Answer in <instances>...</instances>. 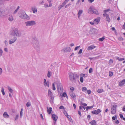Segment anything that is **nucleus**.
Masks as SVG:
<instances>
[{
	"mask_svg": "<svg viewBox=\"0 0 125 125\" xmlns=\"http://www.w3.org/2000/svg\"><path fill=\"white\" fill-rule=\"evenodd\" d=\"M91 91L90 90H88L87 91V93H88V94H91Z\"/></svg>",
	"mask_w": 125,
	"mask_h": 125,
	"instance_id": "obj_58",
	"label": "nucleus"
},
{
	"mask_svg": "<svg viewBox=\"0 0 125 125\" xmlns=\"http://www.w3.org/2000/svg\"><path fill=\"white\" fill-rule=\"evenodd\" d=\"M88 12L89 14H95L98 15L99 13L97 10L95 9L93 7L91 6L88 10Z\"/></svg>",
	"mask_w": 125,
	"mask_h": 125,
	"instance_id": "obj_3",
	"label": "nucleus"
},
{
	"mask_svg": "<svg viewBox=\"0 0 125 125\" xmlns=\"http://www.w3.org/2000/svg\"><path fill=\"white\" fill-rule=\"evenodd\" d=\"M71 50V48L70 47H67L64 48L62 50V51L63 52H69Z\"/></svg>",
	"mask_w": 125,
	"mask_h": 125,
	"instance_id": "obj_12",
	"label": "nucleus"
},
{
	"mask_svg": "<svg viewBox=\"0 0 125 125\" xmlns=\"http://www.w3.org/2000/svg\"><path fill=\"white\" fill-rule=\"evenodd\" d=\"M80 47V46H78L76 47L74 49V50L75 51L77 50Z\"/></svg>",
	"mask_w": 125,
	"mask_h": 125,
	"instance_id": "obj_60",
	"label": "nucleus"
},
{
	"mask_svg": "<svg viewBox=\"0 0 125 125\" xmlns=\"http://www.w3.org/2000/svg\"><path fill=\"white\" fill-rule=\"evenodd\" d=\"M103 92V90L102 89H99L97 90V92L98 93H101Z\"/></svg>",
	"mask_w": 125,
	"mask_h": 125,
	"instance_id": "obj_40",
	"label": "nucleus"
},
{
	"mask_svg": "<svg viewBox=\"0 0 125 125\" xmlns=\"http://www.w3.org/2000/svg\"><path fill=\"white\" fill-rule=\"evenodd\" d=\"M93 106H87L86 107V110L87 111L89 109L92 108H93Z\"/></svg>",
	"mask_w": 125,
	"mask_h": 125,
	"instance_id": "obj_32",
	"label": "nucleus"
},
{
	"mask_svg": "<svg viewBox=\"0 0 125 125\" xmlns=\"http://www.w3.org/2000/svg\"><path fill=\"white\" fill-rule=\"evenodd\" d=\"M90 124H91V125H96V121L94 120H93L89 123Z\"/></svg>",
	"mask_w": 125,
	"mask_h": 125,
	"instance_id": "obj_25",
	"label": "nucleus"
},
{
	"mask_svg": "<svg viewBox=\"0 0 125 125\" xmlns=\"http://www.w3.org/2000/svg\"><path fill=\"white\" fill-rule=\"evenodd\" d=\"M22 33L21 32V31H19L16 35V36L17 37H19L21 36Z\"/></svg>",
	"mask_w": 125,
	"mask_h": 125,
	"instance_id": "obj_24",
	"label": "nucleus"
},
{
	"mask_svg": "<svg viewBox=\"0 0 125 125\" xmlns=\"http://www.w3.org/2000/svg\"><path fill=\"white\" fill-rule=\"evenodd\" d=\"M33 43L35 48L37 50L39 49V42L37 39H34L33 41Z\"/></svg>",
	"mask_w": 125,
	"mask_h": 125,
	"instance_id": "obj_2",
	"label": "nucleus"
},
{
	"mask_svg": "<svg viewBox=\"0 0 125 125\" xmlns=\"http://www.w3.org/2000/svg\"><path fill=\"white\" fill-rule=\"evenodd\" d=\"M80 80L81 83H82L83 82V77H80Z\"/></svg>",
	"mask_w": 125,
	"mask_h": 125,
	"instance_id": "obj_46",
	"label": "nucleus"
},
{
	"mask_svg": "<svg viewBox=\"0 0 125 125\" xmlns=\"http://www.w3.org/2000/svg\"><path fill=\"white\" fill-rule=\"evenodd\" d=\"M3 116L4 118H9V115L7 114V112H5L3 114Z\"/></svg>",
	"mask_w": 125,
	"mask_h": 125,
	"instance_id": "obj_18",
	"label": "nucleus"
},
{
	"mask_svg": "<svg viewBox=\"0 0 125 125\" xmlns=\"http://www.w3.org/2000/svg\"><path fill=\"white\" fill-rule=\"evenodd\" d=\"M52 73L50 71H48L47 73V77L48 78H50L51 76Z\"/></svg>",
	"mask_w": 125,
	"mask_h": 125,
	"instance_id": "obj_30",
	"label": "nucleus"
},
{
	"mask_svg": "<svg viewBox=\"0 0 125 125\" xmlns=\"http://www.w3.org/2000/svg\"><path fill=\"white\" fill-rule=\"evenodd\" d=\"M3 53V51L2 49L0 47V57L2 55Z\"/></svg>",
	"mask_w": 125,
	"mask_h": 125,
	"instance_id": "obj_33",
	"label": "nucleus"
},
{
	"mask_svg": "<svg viewBox=\"0 0 125 125\" xmlns=\"http://www.w3.org/2000/svg\"><path fill=\"white\" fill-rule=\"evenodd\" d=\"M70 89L71 90V91L73 92L74 90V88L73 87H71L70 88Z\"/></svg>",
	"mask_w": 125,
	"mask_h": 125,
	"instance_id": "obj_62",
	"label": "nucleus"
},
{
	"mask_svg": "<svg viewBox=\"0 0 125 125\" xmlns=\"http://www.w3.org/2000/svg\"><path fill=\"white\" fill-rule=\"evenodd\" d=\"M70 94L72 98L73 99H75L76 96L75 94L72 91H71L70 93Z\"/></svg>",
	"mask_w": 125,
	"mask_h": 125,
	"instance_id": "obj_16",
	"label": "nucleus"
},
{
	"mask_svg": "<svg viewBox=\"0 0 125 125\" xmlns=\"http://www.w3.org/2000/svg\"><path fill=\"white\" fill-rule=\"evenodd\" d=\"M93 72V69L92 68H90L89 69V72L90 73H91Z\"/></svg>",
	"mask_w": 125,
	"mask_h": 125,
	"instance_id": "obj_51",
	"label": "nucleus"
},
{
	"mask_svg": "<svg viewBox=\"0 0 125 125\" xmlns=\"http://www.w3.org/2000/svg\"><path fill=\"white\" fill-rule=\"evenodd\" d=\"M25 24L26 26H32L35 25L36 22L33 21H28L26 22Z\"/></svg>",
	"mask_w": 125,
	"mask_h": 125,
	"instance_id": "obj_5",
	"label": "nucleus"
},
{
	"mask_svg": "<svg viewBox=\"0 0 125 125\" xmlns=\"http://www.w3.org/2000/svg\"><path fill=\"white\" fill-rule=\"evenodd\" d=\"M117 106V105H114L111 108V113L112 114H115Z\"/></svg>",
	"mask_w": 125,
	"mask_h": 125,
	"instance_id": "obj_9",
	"label": "nucleus"
},
{
	"mask_svg": "<svg viewBox=\"0 0 125 125\" xmlns=\"http://www.w3.org/2000/svg\"><path fill=\"white\" fill-rule=\"evenodd\" d=\"M48 96L50 99V102L51 103H53V101L54 99V97L53 93L50 90H48Z\"/></svg>",
	"mask_w": 125,
	"mask_h": 125,
	"instance_id": "obj_4",
	"label": "nucleus"
},
{
	"mask_svg": "<svg viewBox=\"0 0 125 125\" xmlns=\"http://www.w3.org/2000/svg\"><path fill=\"white\" fill-rule=\"evenodd\" d=\"M18 31V29L16 28L13 29L11 31L10 34L12 35L16 36Z\"/></svg>",
	"mask_w": 125,
	"mask_h": 125,
	"instance_id": "obj_6",
	"label": "nucleus"
},
{
	"mask_svg": "<svg viewBox=\"0 0 125 125\" xmlns=\"http://www.w3.org/2000/svg\"><path fill=\"white\" fill-rule=\"evenodd\" d=\"M125 83V79L123 80L120 81L119 83V85L121 86L123 85Z\"/></svg>",
	"mask_w": 125,
	"mask_h": 125,
	"instance_id": "obj_17",
	"label": "nucleus"
},
{
	"mask_svg": "<svg viewBox=\"0 0 125 125\" xmlns=\"http://www.w3.org/2000/svg\"><path fill=\"white\" fill-rule=\"evenodd\" d=\"M62 96V97H65L66 96H67V95L66 93L65 92H64L63 93Z\"/></svg>",
	"mask_w": 125,
	"mask_h": 125,
	"instance_id": "obj_38",
	"label": "nucleus"
},
{
	"mask_svg": "<svg viewBox=\"0 0 125 125\" xmlns=\"http://www.w3.org/2000/svg\"><path fill=\"white\" fill-rule=\"evenodd\" d=\"M57 88L59 92H62L63 91V87L62 85L60 84H57Z\"/></svg>",
	"mask_w": 125,
	"mask_h": 125,
	"instance_id": "obj_10",
	"label": "nucleus"
},
{
	"mask_svg": "<svg viewBox=\"0 0 125 125\" xmlns=\"http://www.w3.org/2000/svg\"><path fill=\"white\" fill-rule=\"evenodd\" d=\"M87 89V88L85 87H83L82 88V91L83 92H85V91H86V92H85L86 93H87L86 92V90Z\"/></svg>",
	"mask_w": 125,
	"mask_h": 125,
	"instance_id": "obj_35",
	"label": "nucleus"
},
{
	"mask_svg": "<svg viewBox=\"0 0 125 125\" xmlns=\"http://www.w3.org/2000/svg\"><path fill=\"white\" fill-rule=\"evenodd\" d=\"M119 120H118L116 119L115 121V123H116L117 124H119Z\"/></svg>",
	"mask_w": 125,
	"mask_h": 125,
	"instance_id": "obj_52",
	"label": "nucleus"
},
{
	"mask_svg": "<svg viewBox=\"0 0 125 125\" xmlns=\"http://www.w3.org/2000/svg\"><path fill=\"white\" fill-rule=\"evenodd\" d=\"M110 10L109 9H107V10H104V12L105 13L106 12H108V11H110Z\"/></svg>",
	"mask_w": 125,
	"mask_h": 125,
	"instance_id": "obj_57",
	"label": "nucleus"
},
{
	"mask_svg": "<svg viewBox=\"0 0 125 125\" xmlns=\"http://www.w3.org/2000/svg\"><path fill=\"white\" fill-rule=\"evenodd\" d=\"M52 117L53 120L55 121L57 120L58 119L57 116L54 114H53L52 115Z\"/></svg>",
	"mask_w": 125,
	"mask_h": 125,
	"instance_id": "obj_19",
	"label": "nucleus"
},
{
	"mask_svg": "<svg viewBox=\"0 0 125 125\" xmlns=\"http://www.w3.org/2000/svg\"><path fill=\"white\" fill-rule=\"evenodd\" d=\"M101 111H102L100 109H98L96 110L92 111V113L93 114L97 115Z\"/></svg>",
	"mask_w": 125,
	"mask_h": 125,
	"instance_id": "obj_11",
	"label": "nucleus"
},
{
	"mask_svg": "<svg viewBox=\"0 0 125 125\" xmlns=\"http://www.w3.org/2000/svg\"><path fill=\"white\" fill-rule=\"evenodd\" d=\"M113 62V60L112 59H110L109 61V64H111Z\"/></svg>",
	"mask_w": 125,
	"mask_h": 125,
	"instance_id": "obj_36",
	"label": "nucleus"
},
{
	"mask_svg": "<svg viewBox=\"0 0 125 125\" xmlns=\"http://www.w3.org/2000/svg\"><path fill=\"white\" fill-rule=\"evenodd\" d=\"M116 59L119 61L124 60H125V59L124 58H120L118 57H116Z\"/></svg>",
	"mask_w": 125,
	"mask_h": 125,
	"instance_id": "obj_28",
	"label": "nucleus"
},
{
	"mask_svg": "<svg viewBox=\"0 0 125 125\" xmlns=\"http://www.w3.org/2000/svg\"><path fill=\"white\" fill-rule=\"evenodd\" d=\"M19 8H20V7L19 6H18L17 7V9H16L14 11L13 13V14H16L17 12V11H18V10L19 9Z\"/></svg>",
	"mask_w": 125,
	"mask_h": 125,
	"instance_id": "obj_29",
	"label": "nucleus"
},
{
	"mask_svg": "<svg viewBox=\"0 0 125 125\" xmlns=\"http://www.w3.org/2000/svg\"><path fill=\"white\" fill-rule=\"evenodd\" d=\"M8 89L10 92L11 93L13 92V90L10 87H8Z\"/></svg>",
	"mask_w": 125,
	"mask_h": 125,
	"instance_id": "obj_34",
	"label": "nucleus"
},
{
	"mask_svg": "<svg viewBox=\"0 0 125 125\" xmlns=\"http://www.w3.org/2000/svg\"><path fill=\"white\" fill-rule=\"evenodd\" d=\"M31 9L33 13H36L37 12V10L36 7L35 6L32 7Z\"/></svg>",
	"mask_w": 125,
	"mask_h": 125,
	"instance_id": "obj_14",
	"label": "nucleus"
},
{
	"mask_svg": "<svg viewBox=\"0 0 125 125\" xmlns=\"http://www.w3.org/2000/svg\"><path fill=\"white\" fill-rule=\"evenodd\" d=\"M4 51L6 52H8V49L7 48H4Z\"/></svg>",
	"mask_w": 125,
	"mask_h": 125,
	"instance_id": "obj_64",
	"label": "nucleus"
},
{
	"mask_svg": "<svg viewBox=\"0 0 125 125\" xmlns=\"http://www.w3.org/2000/svg\"><path fill=\"white\" fill-rule=\"evenodd\" d=\"M59 109H64V106L62 105H61L60 106L59 108Z\"/></svg>",
	"mask_w": 125,
	"mask_h": 125,
	"instance_id": "obj_53",
	"label": "nucleus"
},
{
	"mask_svg": "<svg viewBox=\"0 0 125 125\" xmlns=\"http://www.w3.org/2000/svg\"><path fill=\"white\" fill-rule=\"evenodd\" d=\"M52 3H49V5H48V4L47 3H45L44 5V7L46 8L47 7H49L52 6Z\"/></svg>",
	"mask_w": 125,
	"mask_h": 125,
	"instance_id": "obj_23",
	"label": "nucleus"
},
{
	"mask_svg": "<svg viewBox=\"0 0 125 125\" xmlns=\"http://www.w3.org/2000/svg\"><path fill=\"white\" fill-rule=\"evenodd\" d=\"M82 51H83L82 49H81L80 50L79 52H78V54H81L82 52Z\"/></svg>",
	"mask_w": 125,
	"mask_h": 125,
	"instance_id": "obj_48",
	"label": "nucleus"
},
{
	"mask_svg": "<svg viewBox=\"0 0 125 125\" xmlns=\"http://www.w3.org/2000/svg\"><path fill=\"white\" fill-rule=\"evenodd\" d=\"M31 105V103L30 102H27L26 104V105L27 107L30 106Z\"/></svg>",
	"mask_w": 125,
	"mask_h": 125,
	"instance_id": "obj_43",
	"label": "nucleus"
},
{
	"mask_svg": "<svg viewBox=\"0 0 125 125\" xmlns=\"http://www.w3.org/2000/svg\"><path fill=\"white\" fill-rule=\"evenodd\" d=\"M70 78L71 80H74L76 79L77 74L71 73L69 74Z\"/></svg>",
	"mask_w": 125,
	"mask_h": 125,
	"instance_id": "obj_7",
	"label": "nucleus"
},
{
	"mask_svg": "<svg viewBox=\"0 0 125 125\" xmlns=\"http://www.w3.org/2000/svg\"><path fill=\"white\" fill-rule=\"evenodd\" d=\"M43 84L45 87H49V83L48 81H47L45 79H44L43 81Z\"/></svg>",
	"mask_w": 125,
	"mask_h": 125,
	"instance_id": "obj_13",
	"label": "nucleus"
},
{
	"mask_svg": "<svg viewBox=\"0 0 125 125\" xmlns=\"http://www.w3.org/2000/svg\"><path fill=\"white\" fill-rule=\"evenodd\" d=\"M19 17L21 19L23 20H29L30 18L24 11H22L18 14Z\"/></svg>",
	"mask_w": 125,
	"mask_h": 125,
	"instance_id": "obj_1",
	"label": "nucleus"
},
{
	"mask_svg": "<svg viewBox=\"0 0 125 125\" xmlns=\"http://www.w3.org/2000/svg\"><path fill=\"white\" fill-rule=\"evenodd\" d=\"M63 113L64 114V115L66 116H67L68 115V113L66 111H65L63 112Z\"/></svg>",
	"mask_w": 125,
	"mask_h": 125,
	"instance_id": "obj_50",
	"label": "nucleus"
},
{
	"mask_svg": "<svg viewBox=\"0 0 125 125\" xmlns=\"http://www.w3.org/2000/svg\"><path fill=\"white\" fill-rule=\"evenodd\" d=\"M48 109L47 111L48 113L49 114H50L52 112V108L51 107H50L49 108H47Z\"/></svg>",
	"mask_w": 125,
	"mask_h": 125,
	"instance_id": "obj_26",
	"label": "nucleus"
},
{
	"mask_svg": "<svg viewBox=\"0 0 125 125\" xmlns=\"http://www.w3.org/2000/svg\"><path fill=\"white\" fill-rule=\"evenodd\" d=\"M119 115H120V118L122 119V118L123 117V115L122 114H120Z\"/></svg>",
	"mask_w": 125,
	"mask_h": 125,
	"instance_id": "obj_63",
	"label": "nucleus"
},
{
	"mask_svg": "<svg viewBox=\"0 0 125 125\" xmlns=\"http://www.w3.org/2000/svg\"><path fill=\"white\" fill-rule=\"evenodd\" d=\"M71 5V4L70 3H69L67 4L65 6V8H67L68 7Z\"/></svg>",
	"mask_w": 125,
	"mask_h": 125,
	"instance_id": "obj_55",
	"label": "nucleus"
},
{
	"mask_svg": "<svg viewBox=\"0 0 125 125\" xmlns=\"http://www.w3.org/2000/svg\"><path fill=\"white\" fill-rule=\"evenodd\" d=\"M105 38L104 37H103L102 38H99V40L100 41H102Z\"/></svg>",
	"mask_w": 125,
	"mask_h": 125,
	"instance_id": "obj_39",
	"label": "nucleus"
},
{
	"mask_svg": "<svg viewBox=\"0 0 125 125\" xmlns=\"http://www.w3.org/2000/svg\"><path fill=\"white\" fill-rule=\"evenodd\" d=\"M19 117L18 115H16V116L15 118V121L16 120L18 119Z\"/></svg>",
	"mask_w": 125,
	"mask_h": 125,
	"instance_id": "obj_56",
	"label": "nucleus"
},
{
	"mask_svg": "<svg viewBox=\"0 0 125 125\" xmlns=\"http://www.w3.org/2000/svg\"><path fill=\"white\" fill-rule=\"evenodd\" d=\"M17 38L16 37H13L11 38L9 41V44H11L14 43L16 41Z\"/></svg>",
	"mask_w": 125,
	"mask_h": 125,
	"instance_id": "obj_8",
	"label": "nucleus"
},
{
	"mask_svg": "<svg viewBox=\"0 0 125 125\" xmlns=\"http://www.w3.org/2000/svg\"><path fill=\"white\" fill-rule=\"evenodd\" d=\"M89 23L90 24H91L92 25H93L95 24L94 21L93 22H90Z\"/></svg>",
	"mask_w": 125,
	"mask_h": 125,
	"instance_id": "obj_59",
	"label": "nucleus"
},
{
	"mask_svg": "<svg viewBox=\"0 0 125 125\" xmlns=\"http://www.w3.org/2000/svg\"><path fill=\"white\" fill-rule=\"evenodd\" d=\"M23 110V109L22 108L21 110L20 113V116H21V117H22V115Z\"/></svg>",
	"mask_w": 125,
	"mask_h": 125,
	"instance_id": "obj_37",
	"label": "nucleus"
},
{
	"mask_svg": "<svg viewBox=\"0 0 125 125\" xmlns=\"http://www.w3.org/2000/svg\"><path fill=\"white\" fill-rule=\"evenodd\" d=\"M95 47V46L94 45H91L88 48L87 50H92V49L94 48Z\"/></svg>",
	"mask_w": 125,
	"mask_h": 125,
	"instance_id": "obj_22",
	"label": "nucleus"
},
{
	"mask_svg": "<svg viewBox=\"0 0 125 125\" xmlns=\"http://www.w3.org/2000/svg\"><path fill=\"white\" fill-rule=\"evenodd\" d=\"M1 92H2L3 95H4L5 94V93L4 91V89L3 87L2 88H1Z\"/></svg>",
	"mask_w": 125,
	"mask_h": 125,
	"instance_id": "obj_31",
	"label": "nucleus"
},
{
	"mask_svg": "<svg viewBox=\"0 0 125 125\" xmlns=\"http://www.w3.org/2000/svg\"><path fill=\"white\" fill-rule=\"evenodd\" d=\"M106 20L107 21H108V22H109L110 21V19L108 15H107V16L106 17Z\"/></svg>",
	"mask_w": 125,
	"mask_h": 125,
	"instance_id": "obj_27",
	"label": "nucleus"
},
{
	"mask_svg": "<svg viewBox=\"0 0 125 125\" xmlns=\"http://www.w3.org/2000/svg\"><path fill=\"white\" fill-rule=\"evenodd\" d=\"M52 90H55L56 89L55 88V87L54 84V83H52Z\"/></svg>",
	"mask_w": 125,
	"mask_h": 125,
	"instance_id": "obj_41",
	"label": "nucleus"
},
{
	"mask_svg": "<svg viewBox=\"0 0 125 125\" xmlns=\"http://www.w3.org/2000/svg\"><path fill=\"white\" fill-rule=\"evenodd\" d=\"M4 43L6 46H7L8 45V43L7 41V40H5L4 42Z\"/></svg>",
	"mask_w": 125,
	"mask_h": 125,
	"instance_id": "obj_42",
	"label": "nucleus"
},
{
	"mask_svg": "<svg viewBox=\"0 0 125 125\" xmlns=\"http://www.w3.org/2000/svg\"><path fill=\"white\" fill-rule=\"evenodd\" d=\"M13 16L12 15H9L8 18V20L10 21H11L13 20Z\"/></svg>",
	"mask_w": 125,
	"mask_h": 125,
	"instance_id": "obj_21",
	"label": "nucleus"
},
{
	"mask_svg": "<svg viewBox=\"0 0 125 125\" xmlns=\"http://www.w3.org/2000/svg\"><path fill=\"white\" fill-rule=\"evenodd\" d=\"M83 108L84 109V110L85 109V108L83 106H79V109H82Z\"/></svg>",
	"mask_w": 125,
	"mask_h": 125,
	"instance_id": "obj_45",
	"label": "nucleus"
},
{
	"mask_svg": "<svg viewBox=\"0 0 125 125\" xmlns=\"http://www.w3.org/2000/svg\"><path fill=\"white\" fill-rule=\"evenodd\" d=\"M62 6H61L60 5V6H59L58 7V10H60L62 8Z\"/></svg>",
	"mask_w": 125,
	"mask_h": 125,
	"instance_id": "obj_54",
	"label": "nucleus"
},
{
	"mask_svg": "<svg viewBox=\"0 0 125 125\" xmlns=\"http://www.w3.org/2000/svg\"><path fill=\"white\" fill-rule=\"evenodd\" d=\"M113 75V73L111 72H109V75L110 76H112Z\"/></svg>",
	"mask_w": 125,
	"mask_h": 125,
	"instance_id": "obj_49",
	"label": "nucleus"
},
{
	"mask_svg": "<svg viewBox=\"0 0 125 125\" xmlns=\"http://www.w3.org/2000/svg\"><path fill=\"white\" fill-rule=\"evenodd\" d=\"M118 39L119 41H123V39L122 37H120L118 38Z\"/></svg>",
	"mask_w": 125,
	"mask_h": 125,
	"instance_id": "obj_47",
	"label": "nucleus"
},
{
	"mask_svg": "<svg viewBox=\"0 0 125 125\" xmlns=\"http://www.w3.org/2000/svg\"><path fill=\"white\" fill-rule=\"evenodd\" d=\"M83 12V11L82 10H80L79 11L78 13V18H79L81 16V14Z\"/></svg>",
	"mask_w": 125,
	"mask_h": 125,
	"instance_id": "obj_20",
	"label": "nucleus"
},
{
	"mask_svg": "<svg viewBox=\"0 0 125 125\" xmlns=\"http://www.w3.org/2000/svg\"><path fill=\"white\" fill-rule=\"evenodd\" d=\"M112 119L114 120H115L116 118H117V116L116 115H115L114 116H113L112 117Z\"/></svg>",
	"mask_w": 125,
	"mask_h": 125,
	"instance_id": "obj_44",
	"label": "nucleus"
},
{
	"mask_svg": "<svg viewBox=\"0 0 125 125\" xmlns=\"http://www.w3.org/2000/svg\"><path fill=\"white\" fill-rule=\"evenodd\" d=\"M66 116L69 120H71V117L70 116H69L68 115L67 116Z\"/></svg>",
	"mask_w": 125,
	"mask_h": 125,
	"instance_id": "obj_61",
	"label": "nucleus"
},
{
	"mask_svg": "<svg viewBox=\"0 0 125 125\" xmlns=\"http://www.w3.org/2000/svg\"><path fill=\"white\" fill-rule=\"evenodd\" d=\"M100 17H98L94 21L95 24H97L100 21Z\"/></svg>",
	"mask_w": 125,
	"mask_h": 125,
	"instance_id": "obj_15",
	"label": "nucleus"
}]
</instances>
